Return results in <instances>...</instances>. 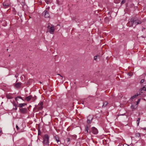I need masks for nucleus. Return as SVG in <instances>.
<instances>
[{"mask_svg":"<svg viewBox=\"0 0 146 146\" xmlns=\"http://www.w3.org/2000/svg\"><path fill=\"white\" fill-rule=\"evenodd\" d=\"M130 21L132 25V26H133V24H135V25H136L138 24H141L143 22V21L141 20L140 19L136 17H132L130 19Z\"/></svg>","mask_w":146,"mask_h":146,"instance_id":"f257e3e1","label":"nucleus"},{"mask_svg":"<svg viewBox=\"0 0 146 146\" xmlns=\"http://www.w3.org/2000/svg\"><path fill=\"white\" fill-rule=\"evenodd\" d=\"M49 136L46 134L44 135L43 137V141L42 142L44 144L47 145L49 143Z\"/></svg>","mask_w":146,"mask_h":146,"instance_id":"f03ea898","label":"nucleus"},{"mask_svg":"<svg viewBox=\"0 0 146 146\" xmlns=\"http://www.w3.org/2000/svg\"><path fill=\"white\" fill-rule=\"evenodd\" d=\"M48 29L46 33L49 32L51 34H53L54 32V26H50L49 25H48L47 27Z\"/></svg>","mask_w":146,"mask_h":146,"instance_id":"7ed1b4c3","label":"nucleus"},{"mask_svg":"<svg viewBox=\"0 0 146 146\" xmlns=\"http://www.w3.org/2000/svg\"><path fill=\"white\" fill-rule=\"evenodd\" d=\"M92 132L94 134H97L98 133L97 129L94 127H92Z\"/></svg>","mask_w":146,"mask_h":146,"instance_id":"20e7f679","label":"nucleus"},{"mask_svg":"<svg viewBox=\"0 0 146 146\" xmlns=\"http://www.w3.org/2000/svg\"><path fill=\"white\" fill-rule=\"evenodd\" d=\"M43 15H44L45 18H47L49 17L50 15L48 12L46 11L45 10L42 13Z\"/></svg>","mask_w":146,"mask_h":146,"instance_id":"39448f33","label":"nucleus"},{"mask_svg":"<svg viewBox=\"0 0 146 146\" xmlns=\"http://www.w3.org/2000/svg\"><path fill=\"white\" fill-rule=\"evenodd\" d=\"M3 8L8 9L10 7V4L6 2H4L3 3Z\"/></svg>","mask_w":146,"mask_h":146,"instance_id":"423d86ee","label":"nucleus"},{"mask_svg":"<svg viewBox=\"0 0 146 146\" xmlns=\"http://www.w3.org/2000/svg\"><path fill=\"white\" fill-rule=\"evenodd\" d=\"M21 113L23 114L26 113L27 111V109L26 108H21L19 109Z\"/></svg>","mask_w":146,"mask_h":146,"instance_id":"0eeeda50","label":"nucleus"},{"mask_svg":"<svg viewBox=\"0 0 146 146\" xmlns=\"http://www.w3.org/2000/svg\"><path fill=\"white\" fill-rule=\"evenodd\" d=\"M21 85V83H17L15 85V88H19L20 87Z\"/></svg>","mask_w":146,"mask_h":146,"instance_id":"6e6552de","label":"nucleus"},{"mask_svg":"<svg viewBox=\"0 0 146 146\" xmlns=\"http://www.w3.org/2000/svg\"><path fill=\"white\" fill-rule=\"evenodd\" d=\"M32 98V96L30 95L29 96H28V97H26L25 98V100H27V101H29L31 98Z\"/></svg>","mask_w":146,"mask_h":146,"instance_id":"1a4fd4ad","label":"nucleus"},{"mask_svg":"<svg viewBox=\"0 0 146 146\" xmlns=\"http://www.w3.org/2000/svg\"><path fill=\"white\" fill-rule=\"evenodd\" d=\"M27 104L26 103H22V104H19L18 105V107L22 108L23 106L27 105Z\"/></svg>","mask_w":146,"mask_h":146,"instance_id":"9d476101","label":"nucleus"},{"mask_svg":"<svg viewBox=\"0 0 146 146\" xmlns=\"http://www.w3.org/2000/svg\"><path fill=\"white\" fill-rule=\"evenodd\" d=\"M140 94H137L135 95H134L133 96H132L131 98L130 99L132 100V101H133V100L135 98H136L139 95H140Z\"/></svg>","mask_w":146,"mask_h":146,"instance_id":"9b49d317","label":"nucleus"},{"mask_svg":"<svg viewBox=\"0 0 146 146\" xmlns=\"http://www.w3.org/2000/svg\"><path fill=\"white\" fill-rule=\"evenodd\" d=\"M89 128L88 127V126H85V131H87V133H89L90 134V133L91 131H88V130H89Z\"/></svg>","mask_w":146,"mask_h":146,"instance_id":"f8f14e48","label":"nucleus"},{"mask_svg":"<svg viewBox=\"0 0 146 146\" xmlns=\"http://www.w3.org/2000/svg\"><path fill=\"white\" fill-rule=\"evenodd\" d=\"M54 138H55V140H56V141L57 142H58L59 141V138H58V136L56 135L54 137Z\"/></svg>","mask_w":146,"mask_h":146,"instance_id":"ddd939ff","label":"nucleus"},{"mask_svg":"<svg viewBox=\"0 0 146 146\" xmlns=\"http://www.w3.org/2000/svg\"><path fill=\"white\" fill-rule=\"evenodd\" d=\"M108 104V102L107 101H105L103 103V104L102 105V107H106L107 105Z\"/></svg>","mask_w":146,"mask_h":146,"instance_id":"4468645a","label":"nucleus"},{"mask_svg":"<svg viewBox=\"0 0 146 146\" xmlns=\"http://www.w3.org/2000/svg\"><path fill=\"white\" fill-rule=\"evenodd\" d=\"M97 57H98V59H100V56L99 55H96L94 57V59L95 60H97Z\"/></svg>","mask_w":146,"mask_h":146,"instance_id":"2eb2a0df","label":"nucleus"},{"mask_svg":"<svg viewBox=\"0 0 146 146\" xmlns=\"http://www.w3.org/2000/svg\"><path fill=\"white\" fill-rule=\"evenodd\" d=\"M20 98L22 100H24L23 99V98H22V97L19 96H18L17 97H16L15 98V100H16V101H17V98Z\"/></svg>","mask_w":146,"mask_h":146,"instance_id":"dca6fc26","label":"nucleus"},{"mask_svg":"<svg viewBox=\"0 0 146 146\" xmlns=\"http://www.w3.org/2000/svg\"><path fill=\"white\" fill-rule=\"evenodd\" d=\"M93 118L91 116L89 115L87 117V119L90 120H92L93 119Z\"/></svg>","mask_w":146,"mask_h":146,"instance_id":"f3484780","label":"nucleus"},{"mask_svg":"<svg viewBox=\"0 0 146 146\" xmlns=\"http://www.w3.org/2000/svg\"><path fill=\"white\" fill-rule=\"evenodd\" d=\"M6 96L7 98L8 99H11L12 98V97L9 95L7 94Z\"/></svg>","mask_w":146,"mask_h":146,"instance_id":"a211bd4d","label":"nucleus"},{"mask_svg":"<svg viewBox=\"0 0 146 146\" xmlns=\"http://www.w3.org/2000/svg\"><path fill=\"white\" fill-rule=\"evenodd\" d=\"M140 100H141V99L140 98V99H139L137 101V102H136L137 104L135 105V106H136V107H137V105H138V104L140 102Z\"/></svg>","mask_w":146,"mask_h":146,"instance_id":"6ab92c4d","label":"nucleus"},{"mask_svg":"<svg viewBox=\"0 0 146 146\" xmlns=\"http://www.w3.org/2000/svg\"><path fill=\"white\" fill-rule=\"evenodd\" d=\"M45 2L47 4H50L51 3V1H50L48 0H45Z\"/></svg>","mask_w":146,"mask_h":146,"instance_id":"aec40b11","label":"nucleus"},{"mask_svg":"<svg viewBox=\"0 0 146 146\" xmlns=\"http://www.w3.org/2000/svg\"><path fill=\"white\" fill-rule=\"evenodd\" d=\"M131 109H132V110L133 111V110H135L136 109V108H135V106L133 105H131Z\"/></svg>","mask_w":146,"mask_h":146,"instance_id":"412c9836","label":"nucleus"},{"mask_svg":"<svg viewBox=\"0 0 146 146\" xmlns=\"http://www.w3.org/2000/svg\"><path fill=\"white\" fill-rule=\"evenodd\" d=\"M21 4L23 6V8L24 6H25V1L24 2H21Z\"/></svg>","mask_w":146,"mask_h":146,"instance_id":"4be33fe9","label":"nucleus"},{"mask_svg":"<svg viewBox=\"0 0 146 146\" xmlns=\"http://www.w3.org/2000/svg\"><path fill=\"white\" fill-rule=\"evenodd\" d=\"M141 92L142 91V90L145 91L146 90V87L145 86L143 87L141 89Z\"/></svg>","mask_w":146,"mask_h":146,"instance_id":"5701e85b","label":"nucleus"},{"mask_svg":"<svg viewBox=\"0 0 146 146\" xmlns=\"http://www.w3.org/2000/svg\"><path fill=\"white\" fill-rule=\"evenodd\" d=\"M120 2V0H115L114 1V2L116 3H119Z\"/></svg>","mask_w":146,"mask_h":146,"instance_id":"b1692460","label":"nucleus"},{"mask_svg":"<svg viewBox=\"0 0 146 146\" xmlns=\"http://www.w3.org/2000/svg\"><path fill=\"white\" fill-rule=\"evenodd\" d=\"M92 121V120H90L87 119V123L88 124H89L91 123Z\"/></svg>","mask_w":146,"mask_h":146,"instance_id":"393cba45","label":"nucleus"},{"mask_svg":"<svg viewBox=\"0 0 146 146\" xmlns=\"http://www.w3.org/2000/svg\"><path fill=\"white\" fill-rule=\"evenodd\" d=\"M140 118H138V119L137 120V125H139V122L140 120Z\"/></svg>","mask_w":146,"mask_h":146,"instance_id":"a878e982","label":"nucleus"},{"mask_svg":"<svg viewBox=\"0 0 146 146\" xmlns=\"http://www.w3.org/2000/svg\"><path fill=\"white\" fill-rule=\"evenodd\" d=\"M136 137H139L140 136V134L139 133H137L135 134Z\"/></svg>","mask_w":146,"mask_h":146,"instance_id":"bb28decb","label":"nucleus"},{"mask_svg":"<svg viewBox=\"0 0 146 146\" xmlns=\"http://www.w3.org/2000/svg\"><path fill=\"white\" fill-rule=\"evenodd\" d=\"M43 108V106H40L38 108V110H42Z\"/></svg>","mask_w":146,"mask_h":146,"instance_id":"cd10ccee","label":"nucleus"},{"mask_svg":"<svg viewBox=\"0 0 146 146\" xmlns=\"http://www.w3.org/2000/svg\"><path fill=\"white\" fill-rule=\"evenodd\" d=\"M32 100H33V101H35V100L36 99V96H35L33 97L32 98Z\"/></svg>","mask_w":146,"mask_h":146,"instance_id":"c85d7f7f","label":"nucleus"},{"mask_svg":"<svg viewBox=\"0 0 146 146\" xmlns=\"http://www.w3.org/2000/svg\"><path fill=\"white\" fill-rule=\"evenodd\" d=\"M144 79H142L141 80L140 82V83L141 84L143 83L144 82Z\"/></svg>","mask_w":146,"mask_h":146,"instance_id":"c756f323","label":"nucleus"},{"mask_svg":"<svg viewBox=\"0 0 146 146\" xmlns=\"http://www.w3.org/2000/svg\"><path fill=\"white\" fill-rule=\"evenodd\" d=\"M13 104L14 106H15V107H17V105L15 102H13Z\"/></svg>","mask_w":146,"mask_h":146,"instance_id":"7c9ffc66","label":"nucleus"},{"mask_svg":"<svg viewBox=\"0 0 146 146\" xmlns=\"http://www.w3.org/2000/svg\"><path fill=\"white\" fill-rule=\"evenodd\" d=\"M41 132L40 130H38V135H40L41 134Z\"/></svg>","mask_w":146,"mask_h":146,"instance_id":"2f4dec72","label":"nucleus"},{"mask_svg":"<svg viewBox=\"0 0 146 146\" xmlns=\"http://www.w3.org/2000/svg\"><path fill=\"white\" fill-rule=\"evenodd\" d=\"M125 2V0H123L121 2V4H124Z\"/></svg>","mask_w":146,"mask_h":146,"instance_id":"473e14b6","label":"nucleus"},{"mask_svg":"<svg viewBox=\"0 0 146 146\" xmlns=\"http://www.w3.org/2000/svg\"><path fill=\"white\" fill-rule=\"evenodd\" d=\"M39 105L40 106H42L43 105V102H40L39 104Z\"/></svg>","mask_w":146,"mask_h":146,"instance_id":"72a5a7b5","label":"nucleus"},{"mask_svg":"<svg viewBox=\"0 0 146 146\" xmlns=\"http://www.w3.org/2000/svg\"><path fill=\"white\" fill-rule=\"evenodd\" d=\"M66 140L68 142L70 141V139L69 138H67L66 139Z\"/></svg>","mask_w":146,"mask_h":146,"instance_id":"f704fd0d","label":"nucleus"},{"mask_svg":"<svg viewBox=\"0 0 146 146\" xmlns=\"http://www.w3.org/2000/svg\"><path fill=\"white\" fill-rule=\"evenodd\" d=\"M18 74L17 73L15 75V77L17 78V77L18 76Z\"/></svg>","mask_w":146,"mask_h":146,"instance_id":"c9c22d12","label":"nucleus"},{"mask_svg":"<svg viewBox=\"0 0 146 146\" xmlns=\"http://www.w3.org/2000/svg\"><path fill=\"white\" fill-rule=\"evenodd\" d=\"M127 74L130 76H131L132 75V74H131L129 73H128Z\"/></svg>","mask_w":146,"mask_h":146,"instance_id":"e433bc0d","label":"nucleus"},{"mask_svg":"<svg viewBox=\"0 0 146 146\" xmlns=\"http://www.w3.org/2000/svg\"><path fill=\"white\" fill-rule=\"evenodd\" d=\"M16 127L17 130H18L19 129V127L17 125H16Z\"/></svg>","mask_w":146,"mask_h":146,"instance_id":"4c0bfd02","label":"nucleus"},{"mask_svg":"<svg viewBox=\"0 0 146 146\" xmlns=\"http://www.w3.org/2000/svg\"><path fill=\"white\" fill-rule=\"evenodd\" d=\"M13 109H14L15 110H17V107H15V108H13Z\"/></svg>","mask_w":146,"mask_h":146,"instance_id":"58836bf2","label":"nucleus"},{"mask_svg":"<svg viewBox=\"0 0 146 146\" xmlns=\"http://www.w3.org/2000/svg\"><path fill=\"white\" fill-rule=\"evenodd\" d=\"M57 75H59L60 77H62V79H63V77H62V76H61L60 75V74H57Z\"/></svg>","mask_w":146,"mask_h":146,"instance_id":"ea45409f","label":"nucleus"},{"mask_svg":"<svg viewBox=\"0 0 146 146\" xmlns=\"http://www.w3.org/2000/svg\"><path fill=\"white\" fill-rule=\"evenodd\" d=\"M125 115V113H124L122 114H119V115Z\"/></svg>","mask_w":146,"mask_h":146,"instance_id":"a19ab883","label":"nucleus"},{"mask_svg":"<svg viewBox=\"0 0 146 146\" xmlns=\"http://www.w3.org/2000/svg\"><path fill=\"white\" fill-rule=\"evenodd\" d=\"M142 129L144 130H146V127L142 128Z\"/></svg>","mask_w":146,"mask_h":146,"instance_id":"79ce46f5","label":"nucleus"},{"mask_svg":"<svg viewBox=\"0 0 146 146\" xmlns=\"http://www.w3.org/2000/svg\"><path fill=\"white\" fill-rule=\"evenodd\" d=\"M141 37H142V38H145V36H141Z\"/></svg>","mask_w":146,"mask_h":146,"instance_id":"37998d69","label":"nucleus"},{"mask_svg":"<svg viewBox=\"0 0 146 146\" xmlns=\"http://www.w3.org/2000/svg\"><path fill=\"white\" fill-rule=\"evenodd\" d=\"M77 136L76 135H74V137L75 138H76Z\"/></svg>","mask_w":146,"mask_h":146,"instance_id":"c03bdc74","label":"nucleus"},{"mask_svg":"<svg viewBox=\"0 0 146 146\" xmlns=\"http://www.w3.org/2000/svg\"><path fill=\"white\" fill-rule=\"evenodd\" d=\"M49 9V7H47V8L46 9Z\"/></svg>","mask_w":146,"mask_h":146,"instance_id":"a18cd8bd","label":"nucleus"},{"mask_svg":"<svg viewBox=\"0 0 146 146\" xmlns=\"http://www.w3.org/2000/svg\"><path fill=\"white\" fill-rule=\"evenodd\" d=\"M29 84V82H28V84Z\"/></svg>","mask_w":146,"mask_h":146,"instance_id":"49530a36","label":"nucleus"},{"mask_svg":"<svg viewBox=\"0 0 146 146\" xmlns=\"http://www.w3.org/2000/svg\"><path fill=\"white\" fill-rule=\"evenodd\" d=\"M1 133V131H0V133Z\"/></svg>","mask_w":146,"mask_h":146,"instance_id":"de8ad7c7","label":"nucleus"},{"mask_svg":"<svg viewBox=\"0 0 146 146\" xmlns=\"http://www.w3.org/2000/svg\"><path fill=\"white\" fill-rule=\"evenodd\" d=\"M28 146H31L29 145Z\"/></svg>","mask_w":146,"mask_h":146,"instance_id":"09e8293b","label":"nucleus"},{"mask_svg":"<svg viewBox=\"0 0 146 146\" xmlns=\"http://www.w3.org/2000/svg\"><path fill=\"white\" fill-rule=\"evenodd\" d=\"M145 29V28H143V29Z\"/></svg>","mask_w":146,"mask_h":146,"instance_id":"8fccbe9b","label":"nucleus"},{"mask_svg":"<svg viewBox=\"0 0 146 146\" xmlns=\"http://www.w3.org/2000/svg\"><path fill=\"white\" fill-rule=\"evenodd\" d=\"M145 29V28H143V29Z\"/></svg>","mask_w":146,"mask_h":146,"instance_id":"3c124183","label":"nucleus"}]
</instances>
